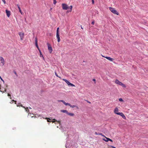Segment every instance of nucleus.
<instances>
[{
	"label": "nucleus",
	"mask_w": 148,
	"mask_h": 148,
	"mask_svg": "<svg viewBox=\"0 0 148 148\" xmlns=\"http://www.w3.org/2000/svg\"><path fill=\"white\" fill-rule=\"evenodd\" d=\"M119 109L117 107H116L114 110V112L117 114L121 116L122 118L125 119H126V117L124 115V114L122 112H118L119 111Z\"/></svg>",
	"instance_id": "1"
},
{
	"label": "nucleus",
	"mask_w": 148,
	"mask_h": 148,
	"mask_svg": "<svg viewBox=\"0 0 148 148\" xmlns=\"http://www.w3.org/2000/svg\"><path fill=\"white\" fill-rule=\"evenodd\" d=\"M58 101L62 102L65 105H66V106L68 105V106H70L71 108H74L76 107L77 109H79V108L77 106H75V105L72 106L70 103H67L65 102L64 100H59V101Z\"/></svg>",
	"instance_id": "2"
},
{
	"label": "nucleus",
	"mask_w": 148,
	"mask_h": 148,
	"mask_svg": "<svg viewBox=\"0 0 148 148\" xmlns=\"http://www.w3.org/2000/svg\"><path fill=\"white\" fill-rule=\"evenodd\" d=\"M109 9L112 13L116 14L117 15H119V13L116 10L114 9V8L111 7H110L109 8Z\"/></svg>",
	"instance_id": "3"
},
{
	"label": "nucleus",
	"mask_w": 148,
	"mask_h": 148,
	"mask_svg": "<svg viewBox=\"0 0 148 148\" xmlns=\"http://www.w3.org/2000/svg\"><path fill=\"white\" fill-rule=\"evenodd\" d=\"M115 83L119 85H120L122 86L124 88H125L126 87L125 85L123 84L122 82H120L119 80L117 79H116L115 81Z\"/></svg>",
	"instance_id": "4"
},
{
	"label": "nucleus",
	"mask_w": 148,
	"mask_h": 148,
	"mask_svg": "<svg viewBox=\"0 0 148 148\" xmlns=\"http://www.w3.org/2000/svg\"><path fill=\"white\" fill-rule=\"evenodd\" d=\"M18 34L19 35L20 37L21 40H23L24 36V33L21 32H19L18 33Z\"/></svg>",
	"instance_id": "5"
},
{
	"label": "nucleus",
	"mask_w": 148,
	"mask_h": 148,
	"mask_svg": "<svg viewBox=\"0 0 148 148\" xmlns=\"http://www.w3.org/2000/svg\"><path fill=\"white\" fill-rule=\"evenodd\" d=\"M47 45H48V49L50 53H51L52 51L53 50L51 45L49 43H47Z\"/></svg>",
	"instance_id": "6"
},
{
	"label": "nucleus",
	"mask_w": 148,
	"mask_h": 148,
	"mask_svg": "<svg viewBox=\"0 0 148 148\" xmlns=\"http://www.w3.org/2000/svg\"><path fill=\"white\" fill-rule=\"evenodd\" d=\"M62 80L64 81L68 85H71L72 86H75V85L72 84L70 83L69 81L65 79H63Z\"/></svg>",
	"instance_id": "7"
},
{
	"label": "nucleus",
	"mask_w": 148,
	"mask_h": 148,
	"mask_svg": "<svg viewBox=\"0 0 148 148\" xmlns=\"http://www.w3.org/2000/svg\"><path fill=\"white\" fill-rule=\"evenodd\" d=\"M62 9L63 10H66L68 8V5L65 3H62Z\"/></svg>",
	"instance_id": "8"
},
{
	"label": "nucleus",
	"mask_w": 148,
	"mask_h": 148,
	"mask_svg": "<svg viewBox=\"0 0 148 148\" xmlns=\"http://www.w3.org/2000/svg\"><path fill=\"white\" fill-rule=\"evenodd\" d=\"M35 45H36V47H37V48L38 50H40V49L38 47V39H37V38H35Z\"/></svg>",
	"instance_id": "9"
},
{
	"label": "nucleus",
	"mask_w": 148,
	"mask_h": 148,
	"mask_svg": "<svg viewBox=\"0 0 148 148\" xmlns=\"http://www.w3.org/2000/svg\"><path fill=\"white\" fill-rule=\"evenodd\" d=\"M0 60L1 61L2 65H3L4 64V58L2 57H0Z\"/></svg>",
	"instance_id": "10"
},
{
	"label": "nucleus",
	"mask_w": 148,
	"mask_h": 148,
	"mask_svg": "<svg viewBox=\"0 0 148 148\" xmlns=\"http://www.w3.org/2000/svg\"><path fill=\"white\" fill-rule=\"evenodd\" d=\"M6 13L7 14V15L8 17H9L10 15V11L8 10H6Z\"/></svg>",
	"instance_id": "11"
},
{
	"label": "nucleus",
	"mask_w": 148,
	"mask_h": 148,
	"mask_svg": "<svg viewBox=\"0 0 148 148\" xmlns=\"http://www.w3.org/2000/svg\"><path fill=\"white\" fill-rule=\"evenodd\" d=\"M56 37L58 39V41L59 42L60 41V37L59 34H56Z\"/></svg>",
	"instance_id": "12"
},
{
	"label": "nucleus",
	"mask_w": 148,
	"mask_h": 148,
	"mask_svg": "<svg viewBox=\"0 0 148 148\" xmlns=\"http://www.w3.org/2000/svg\"><path fill=\"white\" fill-rule=\"evenodd\" d=\"M105 58L111 61H112L114 60V59L113 58L110 57H105Z\"/></svg>",
	"instance_id": "13"
},
{
	"label": "nucleus",
	"mask_w": 148,
	"mask_h": 148,
	"mask_svg": "<svg viewBox=\"0 0 148 148\" xmlns=\"http://www.w3.org/2000/svg\"><path fill=\"white\" fill-rule=\"evenodd\" d=\"M17 6H18V10H19V12H20V13H21V14H23V13L22 12V11L21 10V9L20 7L18 5H17Z\"/></svg>",
	"instance_id": "14"
},
{
	"label": "nucleus",
	"mask_w": 148,
	"mask_h": 148,
	"mask_svg": "<svg viewBox=\"0 0 148 148\" xmlns=\"http://www.w3.org/2000/svg\"><path fill=\"white\" fill-rule=\"evenodd\" d=\"M16 106H17V107L20 106L24 108H25V107L24 106H23L21 103H18V104L16 105Z\"/></svg>",
	"instance_id": "15"
},
{
	"label": "nucleus",
	"mask_w": 148,
	"mask_h": 148,
	"mask_svg": "<svg viewBox=\"0 0 148 148\" xmlns=\"http://www.w3.org/2000/svg\"><path fill=\"white\" fill-rule=\"evenodd\" d=\"M104 137L106 139H103V140L106 142H108V141H109V138H107L105 136H104Z\"/></svg>",
	"instance_id": "16"
},
{
	"label": "nucleus",
	"mask_w": 148,
	"mask_h": 148,
	"mask_svg": "<svg viewBox=\"0 0 148 148\" xmlns=\"http://www.w3.org/2000/svg\"><path fill=\"white\" fill-rule=\"evenodd\" d=\"M67 114L70 116H73L74 115V114L73 113H69L68 112Z\"/></svg>",
	"instance_id": "17"
},
{
	"label": "nucleus",
	"mask_w": 148,
	"mask_h": 148,
	"mask_svg": "<svg viewBox=\"0 0 148 148\" xmlns=\"http://www.w3.org/2000/svg\"><path fill=\"white\" fill-rule=\"evenodd\" d=\"M38 51H39V52L40 54V57H43V58L44 59V57H43L42 55V53L41 52L40 50H38Z\"/></svg>",
	"instance_id": "18"
},
{
	"label": "nucleus",
	"mask_w": 148,
	"mask_h": 148,
	"mask_svg": "<svg viewBox=\"0 0 148 148\" xmlns=\"http://www.w3.org/2000/svg\"><path fill=\"white\" fill-rule=\"evenodd\" d=\"M61 112L63 113H66L67 114V113L68 112L66 110H61Z\"/></svg>",
	"instance_id": "19"
},
{
	"label": "nucleus",
	"mask_w": 148,
	"mask_h": 148,
	"mask_svg": "<svg viewBox=\"0 0 148 148\" xmlns=\"http://www.w3.org/2000/svg\"><path fill=\"white\" fill-rule=\"evenodd\" d=\"M46 119L47 120V121L48 122H51V119L50 118H46Z\"/></svg>",
	"instance_id": "20"
},
{
	"label": "nucleus",
	"mask_w": 148,
	"mask_h": 148,
	"mask_svg": "<svg viewBox=\"0 0 148 148\" xmlns=\"http://www.w3.org/2000/svg\"><path fill=\"white\" fill-rule=\"evenodd\" d=\"M25 110L28 113V112H29V110L28 109V108H25Z\"/></svg>",
	"instance_id": "21"
},
{
	"label": "nucleus",
	"mask_w": 148,
	"mask_h": 148,
	"mask_svg": "<svg viewBox=\"0 0 148 148\" xmlns=\"http://www.w3.org/2000/svg\"><path fill=\"white\" fill-rule=\"evenodd\" d=\"M59 27H58L56 31V34H59Z\"/></svg>",
	"instance_id": "22"
},
{
	"label": "nucleus",
	"mask_w": 148,
	"mask_h": 148,
	"mask_svg": "<svg viewBox=\"0 0 148 148\" xmlns=\"http://www.w3.org/2000/svg\"><path fill=\"white\" fill-rule=\"evenodd\" d=\"M13 101H14L15 102V104H16V101H15V100H13L11 102H10V103H13Z\"/></svg>",
	"instance_id": "23"
},
{
	"label": "nucleus",
	"mask_w": 148,
	"mask_h": 148,
	"mask_svg": "<svg viewBox=\"0 0 148 148\" xmlns=\"http://www.w3.org/2000/svg\"><path fill=\"white\" fill-rule=\"evenodd\" d=\"M70 12H71V11L72 10V5H71L70 6Z\"/></svg>",
	"instance_id": "24"
},
{
	"label": "nucleus",
	"mask_w": 148,
	"mask_h": 148,
	"mask_svg": "<svg viewBox=\"0 0 148 148\" xmlns=\"http://www.w3.org/2000/svg\"><path fill=\"white\" fill-rule=\"evenodd\" d=\"M8 96L9 97V98L10 99H12V98H11V95L10 94H9V93H8Z\"/></svg>",
	"instance_id": "25"
},
{
	"label": "nucleus",
	"mask_w": 148,
	"mask_h": 148,
	"mask_svg": "<svg viewBox=\"0 0 148 148\" xmlns=\"http://www.w3.org/2000/svg\"><path fill=\"white\" fill-rule=\"evenodd\" d=\"M55 75H56V76L57 77H59V78H61V77H59V76H58V74H57V73H56V72H55Z\"/></svg>",
	"instance_id": "26"
},
{
	"label": "nucleus",
	"mask_w": 148,
	"mask_h": 148,
	"mask_svg": "<svg viewBox=\"0 0 148 148\" xmlns=\"http://www.w3.org/2000/svg\"><path fill=\"white\" fill-rule=\"evenodd\" d=\"M119 100L120 101H122V102H123V100L122 99V98H119Z\"/></svg>",
	"instance_id": "27"
},
{
	"label": "nucleus",
	"mask_w": 148,
	"mask_h": 148,
	"mask_svg": "<svg viewBox=\"0 0 148 148\" xmlns=\"http://www.w3.org/2000/svg\"><path fill=\"white\" fill-rule=\"evenodd\" d=\"M53 0V4H55L57 3L56 1V0Z\"/></svg>",
	"instance_id": "28"
},
{
	"label": "nucleus",
	"mask_w": 148,
	"mask_h": 148,
	"mask_svg": "<svg viewBox=\"0 0 148 148\" xmlns=\"http://www.w3.org/2000/svg\"><path fill=\"white\" fill-rule=\"evenodd\" d=\"M53 121H52V123H54L55 122L57 121L56 120H55V119H53Z\"/></svg>",
	"instance_id": "29"
},
{
	"label": "nucleus",
	"mask_w": 148,
	"mask_h": 148,
	"mask_svg": "<svg viewBox=\"0 0 148 148\" xmlns=\"http://www.w3.org/2000/svg\"><path fill=\"white\" fill-rule=\"evenodd\" d=\"M2 0L3 2V3H4V4H5L6 2H5V0Z\"/></svg>",
	"instance_id": "30"
},
{
	"label": "nucleus",
	"mask_w": 148,
	"mask_h": 148,
	"mask_svg": "<svg viewBox=\"0 0 148 148\" xmlns=\"http://www.w3.org/2000/svg\"><path fill=\"white\" fill-rule=\"evenodd\" d=\"M92 80L93 81H94V82H95V83H96V80L95 79H92Z\"/></svg>",
	"instance_id": "31"
},
{
	"label": "nucleus",
	"mask_w": 148,
	"mask_h": 148,
	"mask_svg": "<svg viewBox=\"0 0 148 148\" xmlns=\"http://www.w3.org/2000/svg\"><path fill=\"white\" fill-rule=\"evenodd\" d=\"M92 3L93 4L94 3V0H92Z\"/></svg>",
	"instance_id": "32"
},
{
	"label": "nucleus",
	"mask_w": 148,
	"mask_h": 148,
	"mask_svg": "<svg viewBox=\"0 0 148 148\" xmlns=\"http://www.w3.org/2000/svg\"><path fill=\"white\" fill-rule=\"evenodd\" d=\"M109 141H111L112 142V139H110V138H109Z\"/></svg>",
	"instance_id": "33"
},
{
	"label": "nucleus",
	"mask_w": 148,
	"mask_h": 148,
	"mask_svg": "<svg viewBox=\"0 0 148 148\" xmlns=\"http://www.w3.org/2000/svg\"><path fill=\"white\" fill-rule=\"evenodd\" d=\"M94 21H92L91 23V24L92 25H94Z\"/></svg>",
	"instance_id": "34"
},
{
	"label": "nucleus",
	"mask_w": 148,
	"mask_h": 148,
	"mask_svg": "<svg viewBox=\"0 0 148 148\" xmlns=\"http://www.w3.org/2000/svg\"><path fill=\"white\" fill-rule=\"evenodd\" d=\"M0 78L2 80V81H3V79H2V78L1 77V76H0Z\"/></svg>",
	"instance_id": "35"
},
{
	"label": "nucleus",
	"mask_w": 148,
	"mask_h": 148,
	"mask_svg": "<svg viewBox=\"0 0 148 148\" xmlns=\"http://www.w3.org/2000/svg\"><path fill=\"white\" fill-rule=\"evenodd\" d=\"M14 74H15V75H17V73H16V71H14Z\"/></svg>",
	"instance_id": "36"
},
{
	"label": "nucleus",
	"mask_w": 148,
	"mask_h": 148,
	"mask_svg": "<svg viewBox=\"0 0 148 148\" xmlns=\"http://www.w3.org/2000/svg\"><path fill=\"white\" fill-rule=\"evenodd\" d=\"M100 135H102V136H104H104H104L103 135H102V133H101V134H100Z\"/></svg>",
	"instance_id": "37"
},
{
	"label": "nucleus",
	"mask_w": 148,
	"mask_h": 148,
	"mask_svg": "<svg viewBox=\"0 0 148 148\" xmlns=\"http://www.w3.org/2000/svg\"><path fill=\"white\" fill-rule=\"evenodd\" d=\"M57 122H58V123H60V121H57Z\"/></svg>",
	"instance_id": "38"
},
{
	"label": "nucleus",
	"mask_w": 148,
	"mask_h": 148,
	"mask_svg": "<svg viewBox=\"0 0 148 148\" xmlns=\"http://www.w3.org/2000/svg\"><path fill=\"white\" fill-rule=\"evenodd\" d=\"M87 102H88V103H90V101H87Z\"/></svg>",
	"instance_id": "39"
},
{
	"label": "nucleus",
	"mask_w": 148,
	"mask_h": 148,
	"mask_svg": "<svg viewBox=\"0 0 148 148\" xmlns=\"http://www.w3.org/2000/svg\"><path fill=\"white\" fill-rule=\"evenodd\" d=\"M102 56L103 57H104V58H105V57L104 56H103V55H102Z\"/></svg>",
	"instance_id": "40"
},
{
	"label": "nucleus",
	"mask_w": 148,
	"mask_h": 148,
	"mask_svg": "<svg viewBox=\"0 0 148 148\" xmlns=\"http://www.w3.org/2000/svg\"><path fill=\"white\" fill-rule=\"evenodd\" d=\"M2 81L3 82V83L4 82V81L3 80V81Z\"/></svg>",
	"instance_id": "41"
},
{
	"label": "nucleus",
	"mask_w": 148,
	"mask_h": 148,
	"mask_svg": "<svg viewBox=\"0 0 148 148\" xmlns=\"http://www.w3.org/2000/svg\"><path fill=\"white\" fill-rule=\"evenodd\" d=\"M81 28L83 29V28H82V26H81Z\"/></svg>",
	"instance_id": "42"
},
{
	"label": "nucleus",
	"mask_w": 148,
	"mask_h": 148,
	"mask_svg": "<svg viewBox=\"0 0 148 148\" xmlns=\"http://www.w3.org/2000/svg\"><path fill=\"white\" fill-rule=\"evenodd\" d=\"M7 86H7V85H6V87H7Z\"/></svg>",
	"instance_id": "43"
},
{
	"label": "nucleus",
	"mask_w": 148,
	"mask_h": 148,
	"mask_svg": "<svg viewBox=\"0 0 148 148\" xmlns=\"http://www.w3.org/2000/svg\"><path fill=\"white\" fill-rule=\"evenodd\" d=\"M114 148H115V147H114Z\"/></svg>",
	"instance_id": "44"
}]
</instances>
